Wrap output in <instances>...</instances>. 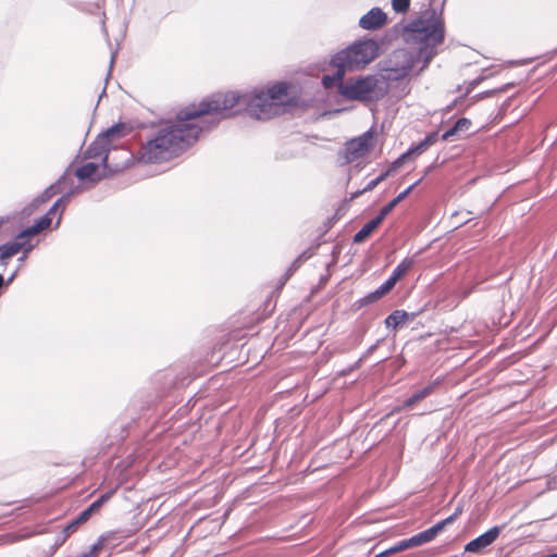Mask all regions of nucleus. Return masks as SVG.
I'll return each instance as SVG.
<instances>
[{"instance_id":"7c9ffc66","label":"nucleus","mask_w":557,"mask_h":557,"mask_svg":"<svg viewBox=\"0 0 557 557\" xmlns=\"http://www.w3.org/2000/svg\"><path fill=\"white\" fill-rule=\"evenodd\" d=\"M113 494H114V491H109V492L104 493L103 495H101L98 498L99 503L103 505L106 502H108L112 497Z\"/></svg>"},{"instance_id":"bb28decb","label":"nucleus","mask_w":557,"mask_h":557,"mask_svg":"<svg viewBox=\"0 0 557 557\" xmlns=\"http://www.w3.org/2000/svg\"><path fill=\"white\" fill-rule=\"evenodd\" d=\"M396 207V201H391L389 203H387L386 206H384L381 211H380V214L375 218V219H380V223H382V221L385 219V216Z\"/></svg>"},{"instance_id":"f03ea898","label":"nucleus","mask_w":557,"mask_h":557,"mask_svg":"<svg viewBox=\"0 0 557 557\" xmlns=\"http://www.w3.org/2000/svg\"><path fill=\"white\" fill-rule=\"evenodd\" d=\"M199 132V125L186 117V112H181L175 123H164L158 135L147 143L141 150V159L148 163L166 161L195 141Z\"/></svg>"},{"instance_id":"6e6552de","label":"nucleus","mask_w":557,"mask_h":557,"mask_svg":"<svg viewBox=\"0 0 557 557\" xmlns=\"http://www.w3.org/2000/svg\"><path fill=\"white\" fill-rule=\"evenodd\" d=\"M245 95L237 91H227L225 94H215L210 101L203 102L196 109H188L186 117L195 119L210 113H220L233 109L238 103H245Z\"/></svg>"},{"instance_id":"e433bc0d","label":"nucleus","mask_w":557,"mask_h":557,"mask_svg":"<svg viewBox=\"0 0 557 557\" xmlns=\"http://www.w3.org/2000/svg\"><path fill=\"white\" fill-rule=\"evenodd\" d=\"M5 222V219L0 218V226Z\"/></svg>"},{"instance_id":"aec40b11","label":"nucleus","mask_w":557,"mask_h":557,"mask_svg":"<svg viewBox=\"0 0 557 557\" xmlns=\"http://www.w3.org/2000/svg\"><path fill=\"white\" fill-rule=\"evenodd\" d=\"M337 70H336V73L334 75H326L323 77V85L326 87V88H330V87H333L334 85H336L337 83H342V79L345 75V72L347 71L345 67H341V66H335Z\"/></svg>"},{"instance_id":"2f4dec72","label":"nucleus","mask_w":557,"mask_h":557,"mask_svg":"<svg viewBox=\"0 0 557 557\" xmlns=\"http://www.w3.org/2000/svg\"><path fill=\"white\" fill-rule=\"evenodd\" d=\"M101 506H102V504H100L99 500L97 499L87 509L92 515L94 512L98 511L101 508Z\"/></svg>"},{"instance_id":"f3484780","label":"nucleus","mask_w":557,"mask_h":557,"mask_svg":"<svg viewBox=\"0 0 557 557\" xmlns=\"http://www.w3.org/2000/svg\"><path fill=\"white\" fill-rule=\"evenodd\" d=\"M380 219H373L369 221L367 224L363 225V227L355 235L354 242L355 243H362L364 239H367L380 225Z\"/></svg>"},{"instance_id":"c85d7f7f","label":"nucleus","mask_w":557,"mask_h":557,"mask_svg":"<svg viewBox=\"0 0 557 557\" xmlns=\"http://www.w3.org/2000/svg\"><path fill=\"white\" fill-rule=\"evenodd\" d=\"M91 517V513L90 511L86 508L84 511H82L78 517L75 519L76 520V524H84L85 522H87L89 520V518Z\"/></svg>"},{"instance_id":"c756f323","label":"nucleus","mask_w":557,"mask_h":557,"mask_svg":"<svg viewBox=\"0 0 557 557\" xmlns=\"http://www.w3.org/2000/svg\"><path fill=\"white\" fill-rule=\"evenodd\" d=\"M418 183L416 184H412L411 186H409L406 190H404L403 193H400L395 199H393L392 201H396V206L401 201L404 200L408 195L409 193L414 188V186L417 185Z\"/></svg>"},{"instance_id":"f704fd0d","label":"nucleus","mask_w":557,"mask_h":557,"mask_svg":"<svg viewBox=\"0 0 557 557\" xmlns=\"http://www.w3.org/2000/svg\"><path fill=\"white\" fill-rule=\"evenodd\" d=\"M379 181H380V178H377L376 181L371 182L370 185L368 186V189H372L377 184Z\"/></svg>"},{"instance_id":"473e14b6","label":"nucleus","mask_w":557,"mask_h":557,"mask_svg":"<svg viewBox=\"0 0 557 557\" xmlns=\"http://www.w3.org/2000/svg\"><path fill=\"white\" fill-rule=\"evenodd\" d=\"M54 186H51L50 188H48L46 191H45V200L49 199L50 197H52L54 194H55V190H54Z\"/></svg>"},{"instance_id":"4c0bfd02","label":"nucleus","mask_w":557,"mask_h":557,"mask_svg":"<svg viewBox=\"0 0 557 557\" xmlns=\"http://www.w3.org/2000/svg\"><path fill=\"white\" fill-rule=\"evenodd\" d=\"M2 284H3V277H2V275H0V287L2 286Z\"/></svg>"},{"instance_id":"4be33fe9","label":"nucleus","mask_w":557,"mask_h":557,"mask_svg":"<svg viewBox=\"0 0 557 557\" xmlns=\"http://www.w3.org/2000/svg\"><path fill=\"white\" fill-rule=\"evenodd\" d=\"M434 387V384H430L428 386H425L424 388L416 392L405 404L406 407H410L412 406L413 404H416L417 401L423 399L424 397H426L428 395L431 394L432 389Z\"/></svg>"},{"instance_id":"c9c22d12","label":"nucleus","mask_w":557,"mask_h":557,"mask_svg":"<svg viewBox=\"0 0 557 557\" xmlns=\"http://www.w3.org/2000/svg\"><path fill=\"white\" fill-rule=\"evenodd\" d=\"M545 557H557V553H554V554H550V555H547Z\"/></svg>"},{"instance_id":"2eb2a0df","label":"nucleus","mask_w":557,"mask_h":557,"mask_svg":"<svg viewBox=\"0 0 557 557\" xmlns=\"http://www.w3.org/2000/svg\"><path fill=\"white\" fill-rule=\"evenodd\" d=\"M61 202V199L58 200L53 206L52 208L50 209V211L48 212V214H46L45 216H42L34 226L25 230L21 235L20 237H25V236H29V235H35V234H38L39 232L46 230L47 227H49V225L51 224V218H50V214L52 212H54L59 206V203Z\"/></svg>"},{"instance_id":"5701e85b","label":"nucleus","mask_w":557,"mask_h":557,"mask_svg":"<svg viewBox=\"0 0 557 557\" xmlns=\"http://www.w3.org/2000/svg\"><path fill=\"white\" fill-rule=\"evenodd\" d=\"M397 283V280L391 276L383 285H381L373 294V299H379L383 295L387 294L394 285Z\"/></svg>"},{"instance_id":"f8f14e48","label":"nucleus","mask_w":557,"mask_h":557,"mask_svg":"<svg viewBox=\"0 0 557 557\" xmlns=\"http://www.w3.org/2000/svg\"><path fill=\"white\" fill-rule=\"evenodd\" d=\"M387 23L386 14L380 8H373L359 20V26L372 30L384 26Z\"/></svg>"},{"instance_id":"393cba45","label":"nucleus","mask_w":557,"mask_h":557,"mask_svg":"<svg viewBox=\"0 0 557 557\" xmlns=\"http://www.w3.org/2000/svg\"><path fill=\"white\" fill-rule=\"evenodd\" d=\"M393 10L397 13H405L409 10L410 0H392Z\"/></svg>"},{"instance_id":"ddd939ff","label":"nucleus","mask_w":557,"mask_h":557,"mask_svg":"<svg viewBox=\"0 0 557 557\" xmlns=\"http://www.w3.org/2000/svg\"><path fill=\"white\" fill-rule=\"evenodd\" d=\"M101 166L102 169L100 165L89 162L76 170V176L82 181L97 182L103 176V171L107 169V156L101 158Z\"/></svg>"},{"instance_id":"1a4fd4ad","label":"nucleus","mask_w":557,"mask_h":557,"mask_svg":"<svg viewBox=\"0 0 557 557\" xmlns=\"http://www.w3.org/2000/svg\"><path fill=\"white\" fill-rule=\"evenodd\" d=\"M131 127L126 124H116L106 132L101 133L96 140L86 150L87 158L102 157L110 147H113L117 140L127 135Z\"/></svg>"},{"instance_id":"412c9836","label":"nucleus","mask_w":557,"mask_h":557,"mask_svg":"<svg viewBox=\"0 0 557 557\" xmlns=\"http://www.w3.org/2000/svg\"><path fill=\"white\" fill-rule=\"evenodd\" d=\"M470 124H471V122L469 120H467V119L458 120L456 122V124L454 125V127H451L446 133H444L443 139H448L449 137L454 136L455 134H457L459 132L468 131L469 127H470Z\"/></svg>"},{"instance_id":"b1692460","label":"nucleus","mask_w":557,"mask_h":557,"mask_svg":"<svg viewBox=\"0 0 557 557\" xmlns=\"http://www.w3.org/2000/svg\"><path fill=\"white\" fill-rule=\"evenodd\" d=\"M413 265L412 259H405L403 260L394 270L392 276L395 277L397 281L407 273V271Z\"/></svg>"},{"instance_id":"cd10ccee","label":"nucleus","mask_w":557,"mask_h":557,"mask_svg":"<svg viewBox=\"0 0 557 557\" xmlns=\"http://www.w3.org/2000/svg\"><path fill=\"white\" fill-rule=\"evenodd\" d=\"M79 524H76V520H73L71 523H69L64 529H63V541H65L67 537H70L74 532L77 531Z\"/></svg>"},{"instance_id":"a878e982","label":"nucleus","mask_w":557,"mask_h":557,"mask_svg":"<svg viewBox=\"0 0 557 557\" xmlns=\"http://www.w3.org/2000/svg\"><path fill=\"white\" fill-rule=\"evenodd\" d=\"M433 139L431 137L425 138L422 143H420L416 148L410 150L408 153H421L423 152L431 144Z\"/></svg>"},{"instance_id":"39448f33","label":"nucleus","mask_w":557,"mask_h":557,"mask_svg":"<svg viewBox=\"0 0 557 557\" xmlns=\"http://www.w3.org/2000/svg\"><path fill=\"white\" fill-rule=\"evenodd\" d=\"M292 86L277 83L273 86L245 95L247 113L257 120H270L285 111L294 99Z\"/></svg>"},{"instance_id":"20e7f679","label":"nucleus","mask_w":557,"mask_h":557,"mask_svg":"<svg viewBox=\"0 0 557 557\" xmlns=\"http://www.w3.org/2000/svg\"><path fill=\"white\" fill-rule=\"evenodd\" d=\"M199 132V125L186 117V112H181L175 123H164L158 135L147 143L141 150V159L148 163L166 161L195 141Z\"/></svg>"},{"instance_id":"9b49d317","label":"nucleus","mask_w":557,"mask_h":557,"mask_svg":"<svg viewBox=\"0 0 557 557\" xmlns=\"http://www.w3.org/2000/svg\"><path fill=\"white\" fill-rule=\"evenodd\" d=\"M504 525H496L487 530L485 533L480 536L473 539L465 546V552L469 553H480L485 547L490 546L494 543L500 534Z\"/></svg>"},{"instance_id":"f257e3e1","label":"nucleus","mask_w":557,"mask_h":557,"mask_svg":"<svg viewBox=\"0 0 557 557\" xmlns=\"http://www.w3.org/2000/svg\"><path fill=\"white\" fill-rule=\"evenodd\" d=\"M404 37L406 42L417 46L418 51L416 55L404 49L394 51L382 67L387 73V79L406 77L419 61H422L419 73L428 67L437 53L436 47L445 37L441 14L433 9L425 10L420 17L405 27Z\"/></svg>"},{"instance_id":"9d476101","label":"nucleus","mask_w":557,"mask_h":557,"mask_svg":"<svg viewBox=\"0 0 557 557\" xmlns=\"http://www.w3.org/2000/svg\"><path fill=\"white\" fill-rule=\"evenodd\" d=\"M375 145L374 136L367 132L358 138L346 144L345 158L347 162H354L369 153Z\"/></svg>"},{"instance_id":"6ab92c4d","label":"nucleus","mask_w":557,"mask_h":557,"mask_svg":"<svg viewBox=\"0 0 557 557\" xmlns=\"http://www.w3.org/2000/svg\"><path fill=\"white\" fill-rule=\"evenodd\" d=\"M408 320V313L404 310H396L392 314H389L386 320V326L396 329L397 326L404 324Z\"/></svg>"},{"instance_id":"a211bd4d","label":"nucleus","mask_w":557,"mask_h":557,"mask_svg":"<svg viewBox=\"0 0 557 557\" xmlns=\"http://www.w3.org/2000/svg\"><path fill=\"white\" fill-rule=\"evenodd\" d=\"M22 249V244L10 243L0 247V261L2 265H5L8 260L15 256Z\"/></svg>"},{"instance_id":"423d86ee","label":"nucleus","mask_w":557,"mask_h":557,"mask_svg":"<svg viewBox=\"0 0 557 557\" xmlns=\"http://www.w3.org/2000/svg\"><path fill=\"white\" fill-rule=\"evenodd\" d=\"M380 53L379 45L372 39L352 44L339 51L332 59L334 66L345 67L347 71L361 70L371 63Z\"/></svg>"},{"instance_id":"7ed1b4c3","label":"nucleus","mask_w":557,"mask_h":557,"mask_svg":"<svg viewBox=\"0 0 557 557\" xmlns=\"http://www.w3.org/2000/svg\"><path fill=\"white\" fill-rule=\"evenodd\" d=\"M199 132V125L186 117V112H181L175 123H164L158 135L147 143L141 150V159L148 163L166 161L195 141Z\"/></svg>"},{"instance_id":"dca6fc26","label":"nucleus","mask_w":557,"mask_h":557,"mask_svg":"<svg viewBox=\"0 0 557 557\" xmlns=\"http://www.w3.org/2000/svg\"><path fill=\"white\" fill-rule=\"evenodd\" d=\"M461 512H462V508L461 507H457L453 515H450L446 519L435 523L433 527L426 529L428 532L430 533V535L432 536V539L434 540L436 537V535L440 532H442L446 525H448V524L453 523L454 521H456L458 519V517L461 515Z\"/></svg>"},{"instance_id":"72a5a7b5","label":"nucleus","mask_w":557,"mask_h":557,"mask_svg":"<svg viewBox=\"0 0 557 557\" xmlns=\"http://www.w3.org/2000/svg\"><path fill=\"white\" fill-rule=\"evenodd\" d=\"M389 555H392V554H391V553H388V549H386V550H384V552L380 553L379 555H376L375 557H387V556H389Z\"/></svg>"},{"instance_id":"0eeeda50","label":"nucleus","mask_w":557,"mask_h":557,"mask_svg":"<svg viewBox=\"0 0 557 557\" xmlns=\"http://www.w3.org/2000/svg\"><path fill=\"white\" fill-rule=\"evenodd\" d=\"M339 94L348 100L368 101L379 99L384 89L376 76H363L338 84Z\"/></svg>"},{"instance_id":"4468645a","label":"nucleus","mask_w":557,"mask_h":557,"mask_svg":"<svg viewBox=\"0 0 557 557\" xmlns=\"http://www.w3.org/2000/svg\"><path fill=\"white\" fill-rule=\"evenodd\" d=\"M433 541L432 536L428 532V530H424L409 539L403 540L398 542L396 545L388 548V553L396 554L403 550H406L411 547H417L423 544H426L429 542Z\"/></svg>"}]
</instances>
